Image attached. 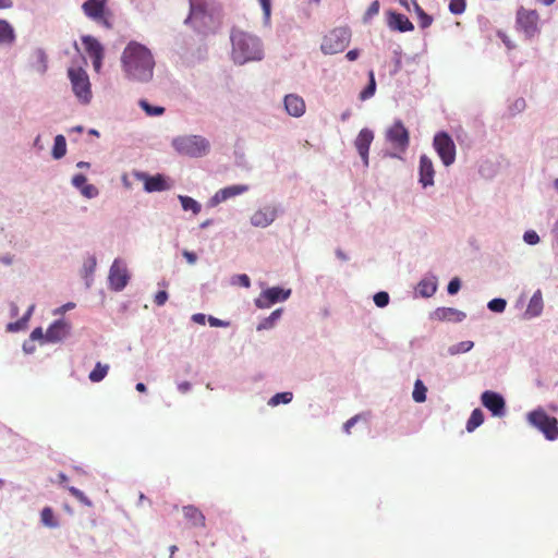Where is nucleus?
<instances>
[{
	"mask_svg": "<svg viewBox=\"0 0 558 558\" xmlns=\"http://www.w3.org/2000/svg\"><path fill=\"white\" fill-rule=\"evenodd\" d=\"M110 366L108 364H102L97 362L94 369L89 373L88 378L92 383L101 381L108 374Z\"/></svg>",
	"mask_w": 558,
	"mask_h": 558,
	"instance_id": "bb28decb",
	"label": "nucleus"
},
{
	"mask_svg": "<svg viewBox=\"0 0 558 558\" xmlns=\"http://www.w3.org/2000/svg\"><path fill=\"white\" fill-rule=\"evenodd\" d=\"M140 106L147 116H160L165 112L163 107L151 106L145 99L140 100Z\"/></svg>",
	"mask_w": 558,
	"mask_h": 558,
	"instance_id": "c9c22d12",
	"label": "nucleus"
},
{
	"mask_svg": "<svg viewBox=\"0 0 558 558\" xmlns=\"http://www.w3.org/2000/svg\"><path fill=\"white\" fill-rule=\"evenodd\" d=\"M374 302L378 307H384L389 303V294L380 291L374 295Z\"/></svg>",
	"mask_w": 558,
	"mask_h": 558,
	"instance_id": "c03bdc74",
	"label": "nucleus"
},
{
	"mask_svg": "<svg viewBox=\"0 0 558 558\" xmlns=\"http://www.w3.org/2000/svg\"><path fill=\"white\" fill-rule=\"evenodd\" d=\"M184 518L195 527H205V515L194 506H185L182 509Z\"/></svg>",
	"mask_w": 558,
	"mask_h": 558,
	"instance_id": "b1692460",
	"label": "nucleus"
},
{
	"mask_svg": "<svg viewBox=\"0 0 558 558\" xmlns=\"http://www.w3.org/2000/svg\"><path fill=\"white\" fill-rule=\"evenodd\" d=\"M290 290H283L279 287H272L263 291L255 300V305L258 308H268L279 301H286L290 296Z\"/></svg>",
	"mask_w": 558,
	"mask_h": 558,
	"instance_id": "9d476101",
	"label": "nucleus"
},
{
	"mask_svg": "<svg viewBox=\"0 0 558 558\" xmlns=\"http://www.w3.org/2000/svg\"><path fill=\"white\" fill-rule=\"evenodd\" d=\"M235 283L244 287V288H250L251 286V280L248 278L247 275L243 274V275H238L235 277V280H234Z\"/></svg>",
	"mask_w": 558,
	"mask_h": 558,
	"instance_id": "603ef678",
	"label": "nucleus"
},
{
	"mask_svg": "<svg viewBox=\"0 0 558 558\" xmlns=\"http://www.w3.org/2000/svg\"><path fill=\"white\" fill-rule=\"evenodd\" d=\"M135 388H136V390H137V391H140V392H145V391H146V386H145V384H143V383H138V384H136V387H135Z\"/></svg>",
	"mask_w": 558,
	"mask_h": 558,
	"instance_id": "0e129e2a",
	"label": "nucleus"
},
{
	"mask_svg": "<svg viewBox=\"0 0 558 558\" xmlns=\"http://www.w3.org/2000/svg\"><path fill=\"white\" fill-rule=\"evenodd\" d=\"M427 388L421 379H417L414 384L412 397L415 402L422 403L426 400Z\"/></svg>",
	"mask_w": 558,
	"mask_h": 558,
	"instance_id": "473e14b6",
	"label": "nucleus"
},
{
	"mask_svg": "<svg viewBox=\"0 0 558 558\" xmlns=\"http://www.w3.org/2000/svg\"><path fill=\"white\" fill-rule=\"evenodd\" d=\"M40 519L43 524L48 527H56L58 525V522L54 519L53 510L50 507H45L41 510Z\"/></svg>",
	"mask_w": 558,
	"mask_h": 558,
	"instance_id": "f704fd0d",
	"label": "nucleus"
},
{
	"mask_svg": "<svg viewBox=\"0 0 558 558\" xmlns=\"http://www.w3.org/2000/svg\"><path fill=\"white\" fill-rule=\"evenodd\" d=\"M399 3L404 7L407 10H410V7H409V3H408V0H399Z\"/></svg>",
	"mask_w": 558,
	"mask_h": 558,
	"instance_id": "774afa93",
	"label": "nucleus"
},
{
	"mask_svg": "<svg viewBox=\"0 0 558 558\" xmlns=\"http://www.w3.org/2000/svg\"><path fill=\"white\" fill-rule=\"evenodd\" d=\"M292 398H293V395L290 391L279 392L269 399L268 404L270 407H277L281 403L287 404L292 401Z\"/></svg>",
	"mask_w": 558,
	"mask_h": 558,
	"instance_id": "72a5a7b5",
	"label": "nucleus"
},
{
	"mask_svg": "<svg viewBox=\"0 0 558 558\" xmlns=\"http://www.w3.org/2000/svg\"><path fill=\"white\" fill-rule=\"evenodd\" d=\"M523 239L530 245H535L539 242L538 234L533 230L526 231L523 235Z\"/></svg>",
	"mask_w": 558,
	"mask_h": 558,
	"instance_id": "de8ad7c7",
	"label": "nucleus"
},
{
	"mask_svg": "<svg viewBox=\"0 0 558 558\" xmlns=\"http://www.w3.org/2000/svg\"><path fill=\"white\" fill-rule=\"evenodd\" d=\"M34 310V305H32L27 313L24 315V317L22 319H20L19 322L14 323V324H10L8 326L9 330H19L21 328H23L26 324V322L28 320L29 316L32 315V312Z\"/></svg>",
	"mask_w": 558,
	"mask_h": 558,
	"instance_id": "79ce46f5",
	"label": "nucleus"
},
{
	"mask_svg": "<svg viewBox=\"0 0 558 558\" xmlns=\"http://www.w3.org/2000/svg\"><path fill=\"white\" fill-rule=\"evenodd\" d=\"M70 324L63 319L56 320L46 331L47 342H58L63 340L70 332Z\"/></svg>",
	"mask_w": 558,
	"mask_h": 558,
	"instance_id": "a211bd4d",
	"label": "nucleus"
},
{
	"mask_svg": "<svg viewBox=\"0 0 558 558\" xmlns=\"http://www.w3.org/2000/svg\"><path fill=\"white\" fill-rule=\"evenodd\" d=\"M82 44L87 54L93 59V66L96 72H100L105 50L102 45L93 36L85 35L82 37Z\"/></svg>",
	"mask_w": 558,
	"mask_h": 558,
	"instance_id": "9b49d317",
	"label": "nucleus"
},
{
	"mask_svg": "<svg viewBox=\"0 0 558 558\" xmlns=\"http://www.w3.org/2000/svg\"><path fill=\"white\" fill-rule=\"evenodd\" d=\"M288 114L299 118L305 113L306 105L304 99L296 94H289L283 100Z\"/></svg>",
	"mask_w": 558,
	"mask_h": 558,
	"instance_id": "aec40b11",
	"label": "nucleus"
},
{
	"mask_svg": "<svg viewBox=\"0 0 558 558\" xmlns=\"http://www.w3.org/2000/svg\"><path fill=\"white\" fill-rule=\"evenodd\" d=\"M460 287H461V282H460L459 278L451 279L448 284V288H447L448 293L456 294L460 290Z\"/></svg>",
	"mask_w": 558,
	"mask_h": 558,
	"instance_id": "09e8293b",
	"label": "nucleus"
},
{
	"mask_svg": "<svg viewBox=\"0 0 558 558\" xmlns=\"http://www.w3.org/2000/svg\"><path fill=\"white\" fill-rule=\"evenodd\" d=\"M483 422H484V414H483L482 410L475 409L472 411V413L466 422L465 428L469 433H472L480 425H482Z\"/></svg>",
	"mask_w": 558,
	"mask_h": 558,
	"instance_id": "cd10ccee",
	"label": "nucleus"
},
{
	"mask_svg": "<svg viewBox=\"0 0 558 558\" xmlns=\"http://www.w3.org/2000/svg\"><path fill=\"white\" fill-rule=\"evenodd\" d=\"M129 272L126 267L118 259H116L109 271L110 287L114 291L123 290L129 282Z\"/></svg>",
	"mask_w": 558,
	"mask_h": 558,
	"instance_id": "ddd939ff",
	"label": "nucleus"
},
{
	"mask_svg": "<svg viewBox=\"0 0 558 558\" xmlns=\"http://www.w3.org/2000/svg\"><path fill=\"white\" fill-rule=\"evenodd\" d=\"M144 187L145 191L151 192H161L169 189V184L166 179L161 174H156L153 177L144 175Z\"/></svg>",
	"mask_w": 558,
	"mask_h": 558,
	"instance_id": "5701e85b",
	"label": "nucleus"
},
{
	"mask_svg": "<svg viewBox=\"0 0 558 558\" xmlns=\"http://www.w3.org/2000/svg\"><path fill=\"white\" fill-rule=\"evenodd\" d=\"M386 140L396 150V153L391 154L392 157H399V154L407 150L410 143V135L402 121L397 120L393 122V124L386 131Z\"/></svg>",
	"mask_w": 558,
	"mask_h": 558,
	"instance_id": "423d86ee",
	"label": "nucleus"
},
{
	"mask_svg": "<svg viewBox=\"0 0 558 558\" xmlns=\"http://www.w3.org/2000/svg\"><path fill=\"white\" fill-rule=\"evenodd\" d=\"M374 140V133L369 129H362L357 134L354 145L365 167L368 166L369 146Z\"/></svg>",
	"mask_w": 558,
	"mask_h": 558,
	"instance_id": "2eb2a0df",
	"label": "nucleus"
},
{
	"mask_svg": "<svg viewBox=\"0 0 558 558\" xmlns=\"http://www.w3.org/2000/svg\"><path fill=\"white\" fill-rule=\"evenodd\" d=\"M68 489H69L70 494L74 498H76L80 502H82L86 506H92L90 500L86 497V495L82 490H80L73 486L68 487Z\"/></svg>",
	"mask_w": 558,
	"mask_h": 558,
	"instance_id": "a19ab883",
	"label": "nucleus"
},
{
	"mask_svg": "<svg viewBox=\"0 0 558 558\" xmlns=\"http://www.w3.org/2000/svg\"><path fill=\"white\" fill-rule=\"evenodd\" d=\"M183 256L186 258L187 263L193 265L196 263L197 260V256L195 253L193 252H190V251H183Z\"/></svg>",
	"mask_w": 558,
	"mask_h": 558,
	"instance_id": "6e6d98bb",
	"label": "nucleus"
},
{
	"mask_svg": "<svg viewBox=\"0 0 558 558\" xmlns=\"http://www.w3.org/2000/svg\"><path fill=\"white\" fill-rule=\"evenodd\" d=\"M347 45V32L343 29H335L325 36L322 43V50L325 53H337L342 51Z\"/></svg>",
	"mask_w": 558,
	"mask_h": 558,
	"instance_id": "f8f14e48",
	"label": "nucleus"
},
{
	"mask_svg": "<svg viewBox=\"0 0 558 558\" xmlns=\"http://www.w3.org/2000/svg\"><path fill=\"white\" fill-rule=\"evenodd\" d=\"M529 422L539 429L546 439H558V421L554 416H549L543 409H537L529 413Z\"/></svg>",
	"mask_w": 558,
	"mask_h": 558,
	"instance_id": "20e7f679",
	"label": "nucleus"
},
{
	"mask_svg": "<svg viewBox=\"0 0 558 558\" xmlns=\"http://www.w3.org/2000/svg\"><path fill=\"white\" fill-rule=\"evenodd\" d=\"M121 63L125 75L132 81L146 83L153 78L155 60L150 50L142 44L129 43L122 52Z\"/></svg>",
	"mask_w": 558,
	"mask_h": 558,
	"instance_id": "f257e3e1",
	"label": "nucleus"
},
{
	"mask_svg": "<svg viewBox=\"0 0 558 558\" xmlns=\"http://www.w3.org/2000/svg\"><path fill=\"white\" fill-rule=\"evenodd\" d=\"M507 302L504 299H493L488 302L487 306L492 312L502 313L506 308Z\"/></svg>",
	"mask_w": 558,
	"mask_h": 558,
	"instance_id": "58836bf2",
	"label": "nucleus"
},
{
	"mask_svg": "<svg viewBox=\"0 0 558 558\" xmlns=\"http://www.w3.org/2000/svg\"><path fill=\"white\" fill-rule=\"evenodd\" d=\"M481 400L494 416H504L506 403L499 393L486 390L482 393Z\"/></svg>",
	"mask_w": 558,
	"mask_h": 558,
	"instance_id": "4468645a",
	"label": "nucleus"
},
{
	"mask_svg": "<svg viewBox=\"0 0 558 558\" xmlns=\"http://www.w3.org/2000/svg\"><path fill=\"white\" fill-rule=\"evenodd\" d=\"M388 26L399 32H410L414 28L413 24L405 15L396 12L389 14Z\"/></svg>",
	"mask_w": 558,
	"mask_h": 558,
	"instance_id": "4be33fe9",
	"label": "nucleus"
},
{
	"mask_svg": "<svg viewBox=\"0 0 558 558\" xmlns=\"http://www.w3.org/2000/svg\"><path fill=\"white\" fill-rule=\"evenodd\" d=\"M434 165L430 158L426 155H422L420 158V183L423 187H427L434 184Z\"/></svg>",
	"mask_w": 558,
	"mask_h": 558,
	"instance_id": "412c9836",
	"label": "nucleus"
},
{
	"mask_svg": "<svg viewBox=\"0 0 558 558\" xmlns=\"http://www.w3.org/2000/svg\"><path fill=\"white\" fill-rule=\"evenodd\" d=\"M418 291L423 296H432L436 292V284L432 281H421Z\"/></svg>",
	"mask_w": 558,
	"mask_h": 558,
	"instance_id": "4c0bfd02",
	"label": "nucleus"
},
{
	"mask_svg": "<svg viewBox=\"0 0 558 558\" xmlns=\"http://www.w3.org/2000/svg\"><path fill=\"white\" fill-rule=\"evenodd\" d=\"M231 41L232 58L236 63L243 64L247 61L262 59V44L256 36L241 29H233L231 32Z\"/></svg>",
	"mask_w": 558,
	"mask_h": 558,
	"instance_id": "f03ea898",
	"label": "nucleus"
},
{
	"mask_svg": "<svg viewBox=\"0 0 558 558\" xmlns=\"http://www.w3.org/2000/svg\"><path fill=\"white\" fill-rule=\"evenodd\" d=\"M86 182H87V179L83 174H76L72 179L73 185L80 190L86 184Z\"/></svg>",
	"mask_w": 558,
	"mask_h": 558,
	"instance_id": "3c124183",
	"label": "nucleus"
},
{
	"mask_svg": "<svg viewBox=\"0 0 558 558\" xmlns=\"http://www.w3.org/2000/svg\"><path fill=\"white\" fill-rule=\"evenodd\" d=\"M277 217V210L275 207L266 206L256 210L251 217V223L254 227L266 228L268 227Z\"/></svg>",
	"mask_w": 558,
	"mask_h": 558,
	"instance_id": "f3484780",
	"label": "nucleus"
},
{
	"mask_svg": "<svg viewBox=\"0 0 558 558\" xmlns=\"http://www.w3.org/2000/svg\"><path fill=\"white\" fill-rule=\"evenodd\" d=\"M66 153V142L63 135H57L54 137V144L52 147V156L54 159L62 158Z\"/></svg>",
	"mask_w": 558,
	"mask_h": 558,
	"instance_id": "c756f323",
	"label": "nucleus"
},
{
	"mask_svg": "<svg viewBox=\"0 0 558 558\" xmlns=\"http://www.w3.org/2000/svg\"><path fill=\"white\" fill-rule=\"evenodd\" d=\"M192 320H193L194 323H196V324L204 325V324H205V320H206V317H205V315H204V314L198 313V314H194V315L192 316Z\"/></svg>",
	"mask_w": 558,
	"mask_h": 558,
	"instance_id": "052dcab7",
	"label": "nucleus"
},
{
	"mask_svg": "<svg viewBox=\"0 0 558 558\" xmlns=\"http://www.w3.org/2000/svg\"><path fill=\"white\" fill-rule=\"evenodd\" d=\"M69 77L78 100L88 104L92 98V90L87 73L83 69H70Z\"/></svg>",
	"mask_w": 558,
	"mask_h": 558,
	"instance_id": "0eeeda50",
	"label": "nucleus"
},
{
	"mask_svg": "<svg viewBox=\"0 0 558 558\" xmlns=\"http://www.w3.org/2000/svg\"><path fill=\"white\" fill-rule=\"evenodd\" d=\"M412 3H413L414 11L416 13H420V10H423L415 0H413Z\"/></svg>",
	"mask_w": 558,
	"mask_h": 558,
	"instance_id": "338daca9",
	"label": "nucleus"
},
{
	"mask_svg": "<svg viewBox=\"0 0 558 558\" xmlns=\"http://www.w3.org/2000/svg\"><path fill=\"white\" fill-rule=\"evenodd\" d=\"M379 8H380L379 1L378 0L373 1L364 14V21L365 22L369 21L373 16L377 15L379 12Z\"/></svg>",
	"mask_w": 558,
	"mask_h": 558,
	"instance_id": "37998d69",
	"label": "nucleus"
},
{
	"mask_svg": "<svg viewBox=\"0 0 558 558\" xmlns=\"http://www.w3.org/2000/svg\"><path fill=\"white\" fill-rule=\"evenodd\" d=\"M173 148L180 154L190 157H202L209 149V143L199 135L178 136L172 140Z\"/></svg>",
	"mask_w": 558,
	"mask_h": 558,
	"instance_id": "7ed1b4c3",
	"label": "nucleus"
},
{
	"mask_svg": "<svg viewBox=\"0 0 558 558\" xmlns=\"http://www.w3.org/2000/svg\"><path fill=\"white\" fill-rule=\"evenodd\" d=\"M45 336H44V332H43V328L40 327H37L35 328L32 333H31V339L32 340H40L43 339Z\"/></svg>",
	"mask_w": 558,
	"mask_h": 558,
	"instance_id": "4d7b16f0",
	"label": "nucleus"
},
{
	"mask_svg": "<svg viewBox=\"0 0 558 558\" xmlns=\"http://www.w3.org/2000/svg\"><path fill=\"white\" fill-rule=\"evenodd\" d=\"M208 322L213 327H222L227 325L225 322L211 316L209 317Z\"/></svg>",
	"mask_w": 558,
	"mask_h": 558,
	"instance_id": "bf43d9fd",
	"label": "nucleus"
},
{
	"mask_svg": "<svg viewBox=\"0 0 558 558\" xmlns=\"http://www.w3.org/2000/svg\"><path fill=\"white\" fill-rule=\"evenodd\" d=\"M359 56H360V51L357 49H352V50L347 52L345 58L349 61H354V60H356L359 58Z\"/></svg>",
	"mask_w": 558,
	"mask_h": 558,
	"instance_id": "13d9d810",
	"label": "nucleus"
},
{
	"mask_svg": "<svg viewBox=\"0 0 558 558\" xmlns=\"http://www.w3.org/2000/svg\"><path fill=\"white\" fill-rule=\"evenodd\" d=\"M15 41L13 27L4 20H0V46H10Z\"/></svg>",
	"mask_w": 558,
	"mask_h": 558,
	"instance_id": "a878e982",
	"label": "nucleus"
},
{
	"mask_svg": "<svg viewBox=\"0 0 558 558\" xmlns=\"http://www.w3.org/2000/svg\"><path fill=\"white\" fill-rule=\"evenodd\" d=\"M554 238L558 243V221L555 223V227L553 229Z\"/></svg>",
	"mask_w": 558,
	"mask_h": 558,
	"instance_id": "69168bd1",
	"label": "nucleus"
},
{
	"mask_svg": "<svg viewBox=\"0 0 558 558\" xmlns=\"http://www.w3.org/2000/svg\"><path fill=\"white\" fill-rule=\"evenodd\" d=\"M368 78H369V82H368L367 86L360 93L361 100L369 99L371 97L374 96V94L376 92V81H375V74H374L373 70H371L368 72Z\"/></svg>",
	"mask_w": 558,
	"mask_h": 558,
	"instance_id": "7c9ffc66",
	"label": "nucleus"
},
{
	"mask_svg": "<svg viewBox=\"0 0 558 558\" xmlns=\"http://www.w3.org/2000/svg\"><path fill=\"white\" fill-rule=\"evenodd\" d=\"M248 191V185L245 184H236L230 185L223 189H220L215 193V195L210 198V205L217 206L218 204L226 202L231 197H235Z\"/></svg>",
	"mask_w": 558,
	"mask_h": 558,
	"instance_id": "dca6fc26",
	"label": "nucleus"
},
{
	"mask_svg": "<svg viewBox=\"0 0 558 558\" xmlns=\"http://www.w3.org/2000/svg\"><path fill=\"white\" fill-rule=\"evenodd\" d=\"M260 5H262V9H263V12H264V16L266 19H269L270 17V13H271V0H258Z\"/></svg>",
	"mask_w": 558,
	"mask_h": 558,
	"instance_id": "864d4df0",
	"label": "nucleus"
},
{
	"mask_svg": "<svg viewBox=\"0 0 558 558\" xmlns=\"http://www.w3.org/2000/svg\"><path fill=\"white\" fill-rule=\"evenodd\" d=\"M182 208L187 211L191 210L197 215L201 211V205L190 196H179Z\"/></svg>",
	"mask_w": 558,
	"mask_h": 558,
	"instance_id": "2f4dec72",
	"label": "nucleus"
},
{
	"mask_svg": "<svg viewBox=\"0 0 558 558\" xmlns=\"http://www.w3.org/2000/svg\"><path fill=\"white\" fill-rule=\"evenodd\" d=\"M417 16H418V24L422 28H426V27L430 26L433 19L430 15L425 13L424 10H420V13H417Z\"/></svg>",
	"mask_w": 558,
	"mask_h": 558,
	"instance_id": "a18cd8bd",
	"label": "nucleus"
},
{
	"mask_svg": "<svg viewBox=\"0 0 558 558\" xmlns=\"http://www.w3.org/2000/svg\"><path fill=\"white\" fill-rule=\"evenodd\" d=\"M543 311V298L541 291H536L527 305V308L525 311V315L527 317H536L538 316Z\"/></svg>",
	"mask_w": 558,
	"mask_h": 558,
	"instance_id": "393cba45",
	"label": "nucleus"
},
{
	"mask_svg": "<svg viewBox=\"0 0 558 558\" xmlns=\"http://www.w3.org/2000/svg\"><path fill=\"white\" fill-rule=\"evenodd\" d=\"M466 317L465 313L453 307H438L432 318L439 322L460 323Z\"/></svg>",
	"mask_w": 558,
	"mask_h": 558,
	"instance_id": "6ab92c4d",
	"label": "nucleus"
},
{
	"mask_svg": "<svg viewBox=\"0 0 558 558\" xmlns=\"http://www.w3.org/2000/svg\"><path fill=\"white\" fill-rule=\"evenodd\" d=\"M178 388L181 392L185 393L191 389V384L189 381H183L178 385Z\"/></svg>",
	"mask_w": 558,
	"mask_h": 558,
	"instance_id": "680f3d73",
	"label": "nucleus"
},
{
	"mask_svg": "<svg viewBox=\"0 0 558 558\" xmlns=\"http://www.w3.org/2000/svg\"><path fill=\"white\" fill-rule=\"evenodd\" d=\"M282 310H275L268 317L264 318L258 325L257 330L270 329L275 326L276 322L281 317Z\"/></svg>",
	"mask_w": 558,
	"mask_h": 558,
	"instance_id": "c85d7f7f",
	"label": "nucleus"
},
{
	"mask_svg": "<svg viewBox=\"0 0 558 558\" xmlns=\"http://www.w3.org/2000/svg\"><path fill=\"white\" fill-rule=\"evenodd\" d=\"M168 300V293L166 291H158L155 295L154 302L158 306H162Z\"/></svg>",
	"mask_w": 558,
	"mask_h": 558,
	"instance_id": "8fccbe9b",
	"label": "nucleus"
},
{
	"mask_svg": "<svg viewBox=\"0 0 558 558\" xmlns=\"http://www.w3.org/2000/svg\"><path fill=\"white\" fill-rule=\"evenodd\" d=\"M12 7L11 0H0V10L1 9H8Z\"/></svg>",
	"mask_w": 558,
	"mask_h": 558,
	"instance_id": "e2e57ef3",
	"label": "nucleus"
},
{
	"mask_svg": "<svg viewBox=\"0 0 558 558\" xmlns=\"http://www.w3.org/2000/svg\"><path fill=\"white\" fill-rule=\"evenodd\" d=\"M84 14L102 25L106 28H112L111 12L107 7V0H87L82 4Z\"/></svg>",
	"mask_w": 558,
	"mask_h": 558,
	"instance_id": "39448f33",
	"label": "nucleus"
},
{
	"mask_svg": "<svg viewBox=\"0 0 558 558\" xmlns=\"http://www.w3.org/2000/svg\"><path fill=\"white\" fill-rule=\"evenodd\" d=\"M539 15L536 10L520 8L517 12V24L520 31L529 38L534 37L538 32Z\"/></svg>",
	"mask_w": 558,
	"mask_h": 558,
	"instance_id": "1a4fd4ad",
	"label": "nucleus"
},
{
	"mask_svg": "<svg viewBox=\"0 0 558 558\" xmlns=\"http://www.w3.org/2000/svg\"><path fill=\"white\" fill-rule=\"evenodd\" d=\"M474 347L473 341H462L449 348V352L452 355L469 352Z\"/></svg>",
	"mask_w": 558,
	"mask_h": 558,
	"instance_id": "e433bc0d",
	"label": "nucleus"
},
{
	"mask_svg": "<svg viewBox=\"0 0 558 558\" xmlns=\"http://www.w3.org/2000/svg\"><path fill=\"white\" fill-rule=\"evenodd\" d=\"M434 148L445 166H450L456 160V145L452 138L445 132L434 137Z\"/></svg>",
	"mask_w": 558,
	"mask_h": 558,
	"instance_id": "6e6552de",
	"label": "nucleus"
},
{
	"mask_svg": "<svg viewBox=\"0 0 558 558\" xmlns=\"http://www.w3.org/2000/svg\"><path fill=\"white\" fill-rule=\"evenodd\" d=\"M465 5V0H450L449 10L451 13L458 15L464 12Z\"/></svg>",
	"mask_w": 558,
	"mask_h": 558,
	"instance_id": "ea45409f",
	"label": "nucleus"
},
{
	"mask_svg": "<svg viewBox=\"0 0 558 558\" xmlns=\"http://www.w3.org/2000/svg\"><path fill=\"white\" fill-rule=\"evenodd\" d=\"M81 193L88 197V198H93V197H96L98 195V190L93 185V184H85L82 189H81Z\"/></svg>",
	"mask_w": 558,
	"mask_h": 558,
	"instance_id": "49530a36",
	"label": "nucleus"
},
{
	"mask_svg": "<svg viewBox=\"0 0 558 558\" xmlns=\"http://www.w3.org/2000/svg\"><path fill=\"white\" fill-rule=\"evenodd\" d=\"M360 418V415H355L353 417H351L350 420H348L344 425H343V429L347 434H350L351 433V428L355 425V423L359 421Z\"/></svg>",
	"mask_w": 558,
	"mask_h": 558,
	"instance_id": "5fc2aeb1",
	"label": "nucleus"
}]
</instances>
